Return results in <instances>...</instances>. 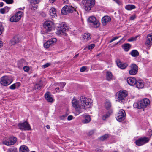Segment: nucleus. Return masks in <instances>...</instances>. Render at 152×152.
Instances as JSON below:
<instances>
[{
    "mask_svg": "<svg viewBox=\"0 0 152 152\" xmlns=\"http://www.w3.org/2000/svg\"><path fill=\"white\" fill-rule=\"evenodd\" d=\"M72 103L73 107L75 108L76 111L80 114L82 112V110H85L86 107L89 108L91 107L92 102L90 99L82 96L80 97L78 101L74 97Z\"/></svg>",
    "mask_w": 152,
    "mask_h": 152,
    "instance_id": "obj_1",
    "label": "nucleus"
},
{
    "mask_svg": "<svg viewBox=\"0 0 152 152\" xmlns=\"http://www.w3.org/2000/svg\"><path fill=\"white\" fill-rule=\"evenodd\" d=\"M150 101L148 99H145L133 104V107L135 108L138 109H144L148 106L150 103Z\"/></svg>",
    "mask_w": 152,
    "mask_h": 152,
    "instance_id": "obj_2",
    "label": "nucleus"
},
{
    "mask_svg": "<svg viewBox=\"0 0 152 152\" xmlns=\"http://www.w3.org/2000/svg\"><path fill=\"white\" fill-rule=\"evenodd\" d=\"M82 4L84 5V8L86 11H89L94 5L95 0H82Z\"/></svg>",
    "mask_w": 152,
    "mask_h": 152,
    "instance_id": "obj_3",
    "label": "nucleus"
},
{
    "mask_svg": "<svg viewBox=\"0 0 152 152\" xmlns=\"http://www.w3.org/2000/svg\"><path fill=\"white\" fill-rule=\"evenodd\" d=\"M118 98L116 101L121 103L124 102L125 98L127 96L128 93L125 90H121L118 92Z\"/></svg>",
    "mask_w": 152,
    "mask_h": 152,
    "instance_id": "obj_4",
    "label": "nucleus"
},
{
    "mask_svg": "<svg viewBox=\"0 0 152 152\" xmlns=\"http://www.w3.org/2000/svg\"><path fill=\"white\" fill-rule=\"evenodd\" d=\"M17 138L12 137L5 138L3 142V143L7 146L13 145L16 142Z\"/></svg>",
    "mask_w": 152,
    "mask_h": 152,
    "instance_id": "obj_5",
    "label": "nucleus"
},
{
    "mask_svg": "<svg viewBox=\"0 0 152 152\" xmlns=\"http://www.w3.org/2000/svg\"><path fill=\"white\" fill-rule=\"evenodd\" d=\"M23 15V13L22 12L18 11L10 18V21L12 22H17L20 19Z\"/></svg>",
    "mask_w": 152,
    "mask_h": 152,
    "instance_id": "obj_6",
    "label": "nucleus"
},
{
    "mask_svg": "<svg viewBox=\"0 0 152 152\" xmlns=\"http://www.w3.org/2000/svg\"><path fill=\"white\" fill-rule=\"evenodd\" d=\"M12 81V80L10 77L4 76L1 77L0 83L4 86H7L10 84Z\"/></svg>",
    "mask_w": 152,
    "mask_h": 152,
    "instance_id": "obj_7",
    "label": "nucleus"
},
{
    "mask_svg": "<svg viewBox=\"0 0 152 152\" xmlns=\"http://www.w3.org/2000/svg\"><path fill=\"white\" fill-rule=\"evenodd\" d=\"M150 138L146 137H141L136 141V145L141 146L148 143L150 140Z\"/></svg>",
    "mask_w": 152,
    "mask_h": 152,
    "instance_id": "obj_8",
    "label": "nucleus"
},
{
    "mask_svg": "<svg viewBox=\"0 0 152 152\" xmlns=\"http://www.w3.org/2000/svg\"><path fill=\"white\" fill-rule=\"evenodd\" d=\"M74 10H75V9L72 6L66 5L62 8L61 12L62 14L66 15L72 13Z\"/></svg>",
    "mask_w": 152,
    "mask_h": 152,
    "instance_id": "obj_9",
    "label": "nucleus"
},
{
    "mask_svg": "<svg viewBox=\"0 0 152 152\" xmlns=\"http://www.w3.org/2000/svg\"><path fill=\"white\" fill-rule=\"evenodd\" d=\"M88 21L91 23L93 27L95 28H98L99 26V22L96 20L94 16H92L89 17L88 19Z\"/></svg>",
    "mask_w": 152,
    "mask_h": 152,
    "instance_id": "obj_10",
    "label": "nucleus"
},
{
    "mask_svg": "<svg viewBox=\"0 0 152 152\" xmlns=\"http://www.w3.org/2000/svg\"><path fill=\"white\" fill-rule=\"evenodd\" d=\"M18 126L19 129L22 130H29L31 129L29 124L27 122L19 123Z\"/></svg>",
    "mask_w": 152,
    "mask_h": 152,
    "instance_id": "obj_11",
    "label": "nucleus"
},
{
    "mask_svg": "<svg viewBox=\"0 0 152 152\" xmlns=\"http://www.w3.org/2000/svg\"><path fill=\"white\" fill-rule=\"evenodd\" d=\"M126 114L123 110H120L118 112L116 117L117 120L119 121H121L125 118Z\"/></svg>",
    "mask_w": 152,
    "mask_h": 152,
    "instance_id": "obj_12",
    "label": "nucleus"
},
{
    "mask_svg": "<svg viewBox=\"0 0 152 152\" xmlns=\"http://www.w3.org/2000/svg\"><path fill=\"white\" fill-rule=\"evenodd\" d=\"M131 69L129 71V73L131 75H134L137 73L138 68L137 66L135 64H132L131 66Z\"/></svg>",
    "mask_w": 152,
    "mask_h": 152,
    "instance_id": "obj_13",
    "label": "nucleus"
},
{
    "mask_svg": "<svg viewBox=\"0 0 152 152\" xmlns=\"http://www.w3.org/2000/svg\"><path fill=\"white\" fill-rule=\"evenodd\" d=\"M53 23L50 21H46L43 24V26L47 32L50 31L52 29Z\"/></svg>",
    "mask_w": 152,
    "mask_h": 152,
    "instance_id": "obj_14",
    "label": "nucleus"
},
{
    "mask_svg": "<svg viewBox=\"0 0 152 152\" xmlns=\"http://www.w3.org/2000/svg\"><path fill=\"white\" fill-rule=\"evenodd\" d=\"M145 45L148 47L149 48L152 45V33L148 35L145 42Z\"/></svg>",
    "mask_w": 152,
    "mask_h": 152,
    "instance_id": "obj_15",
    "label": "nucleus"
},
{
    "mask_svg": "<svg viewBox=\"0 0 152 152\" xmlns=\"http://www.w3.org/2000/svg\"><path fill=\"white\" fill-rule=\"evenodd\" d=\"M17 65L18 67L20 69L23 66L28 65V63L25 60L23 59H21L18 61Z\"/></svg>",
    "mask_w": 152,
    "mask_h": 152,
    "instance_id": "obj_16",
    "label": "nucleus"
},
{
    "mask_svg": "<svg viewBox=\"0 0 152 152\" xmlns=\"http://www.w3.org/2000/svg\"><path fill=\"white\" fill-rule=\"evenodd\" d=\"M117 65L121 69H124L126 68L128 66L126 63H123L121 62L119 60H117L116 61Z\"/></svg>",
    "mask_w": 152,
    "mask_h": 152,
    "instance_id": "obj_17",
    "label": "nucleus"
},
{
    "mask_svg": "<svg viewBox=\"0 0 152 152\" xmlns=\"http://www.w3.org/2000/svg\"><path fill=\"white\" fill-rule=\"evenodd\" d=\"M20 41V39L19 36L18 35H16L14 36L11 40L10 43L12 45H15L19 43Z\"/></svg>",
    "mask_w": 152,
    "mask_h": 152,
    "instance_id": "obj_18",
    "label": "nucleus"
},
{
    "mask_svg": "<svg viewBox=\"0 0 152 152\" xmlns=\"http://www.w3.org/2000/svg\"><path fill=\"white\" fill-rule=\"evenodd\" d=\"M111 19L110 17L108 16H105L103 17L102 19V24L104 26L111 21Z\"/></svg>",
    "mask_w": 152,
    "mask_h": 152,
    "instance_id": "obj_19",
    "label": "nucleus"
},
{
    "mask_svg": "<svg viewBox=\"0 0 152 152\" xmlns=\"http://www.w3.org/2000/svg\"><path fill=\"white\" fill-rule=\"evenodd\" d=\"M136 81V80L134 77H129L127 79V83L131 86L135 85Z\"/></svg>",
    "mask_w": 152,
    "mask_h": 152,
    "instance_id": "obj_20",
    "label": "nucleus"
},
{
    "mask_svg": "<svg viewBox=\"0 0 152 152\" xmlns=\"http://www.w3.org/2000/svg\"><path fill=\"white\" fill-rule=\"evenodd\" d=\"M138 88H142L144 86L143 81L142 80H136V83L135 85Z\"/></svg>",
    "mask_w": 152,
    "mask_h": 152,
    "instance_id": "obj_21",
    "label": "nucleus"
},
{
    "mask_svg": "<svg viewBox=\"0 0 152 152\" xmlns=\"http://www.w3.org/2000/svg\"><path fill=\"white\" fill-rule=\"evenodd\" d=\"M45 97L48 102L51 103L53 102V98L50 92L46 93L45 95Z\"/></svg>",
    "mask_w": 152,
    "mask_h": 152,
    "instance_id": "obj_22",
    "label": "nucleus"
},
{
    "mask_svg": "<svg viewBox=\"0 0 152 152\" xmlns=\"http://www.w3.org/2000/svg\"><path fill=\"white\" fill-rule=\"evenodd\" d=\"M29 151L28 148L25 145L21 146L19 148L20 152H29Z\"/></svg>",
    "mask_w": 152,
    "mask_h": 152,
    "instance_id": "obj_23",
    "label": "nucleus"
},
{
    "mask_svg": "<svg viewBox=\"0 0 152 152\" xmlns=\"http://www.w3.org/2000/svg\"><path fill=\"white\" fill-rule=\"evenodd\" d=\"M113 75L111 72L107 71L106 74V78L107 80L110 81L113 79Z\"/></svg>",
    "mask_w": 152,
    "mask_h": 152,
    "instance_id": "obj_24",
    "label": "nucleus"
},
{
    "mask_svg": "<svg viewBox=\"0 0 152 152\" xmlns=\"http://www.w3.org/2000/svg\"><path fill=\"white\" fill-rule=\"evenodd\" d=\"M131 45L129 43H126L124 44L122 46V47L125 51H128L130 48Z\"/></svg>",
    "mask_w": 152,
    "mask_h": 152,
    "instance_id": "obj_25",
    "label": "nucleus"
},
{
    "mask_svg": "<svg viewBox=\"0 0 152 152\" xmlns=\"http://www.w3.org/2000/svg\"><path fill=\"white\" fill-rule=\"evenodd\" d=\"M50 14L51 16L55 17L57 16L56 9L54 8H51L49 11Z\"/></svg>",
    "mask_w": 152,
    "mask_h": 152,
    "instance_id": "obj_26",
    "label": "nucleus"
},
{
    "mask_svg": "<svg viewBox=\"0 0 152 152\" xmlns=\"http://www.w3.org/2000/svg\"><path fill=\"white\" fill-rule=\"evenodd\" d=\"M112 111L110 110L105 114L102 117V119L103 120H105L106 118L110 117V114L112 113Z\"/></svg>",
    "mask_w": 152,
    "mask_h": 152,
    "instance_id": "obj_27",
    "label": "nucleus"
},
{
    "mask_svg": "<svg viewBox=\"0 0 152 152\" xmlns=\"http://www.w3.org/2000/svg\"><path fill=\"white\" fill-rule=\"evenodd\" d=\"M91 121V118L89 115H86L84 119L83 120L82 122L83 123H89Z\"/></svg>",
    "mask_w": 152,
    "mask_h": 152,
    "instance_id": "obj_28",
    "label": "nucleus"
},
{
    "mask_svg": "<svg viewBox=\"0 0 152 152\" xmlns=\"http://www.w3.org/2000/svg\"><path fill=\"white\" fill-rule=\"evenodd\" d=\"M66 83L65 82L56 83L54 84L56 87H60V88H63L65 86Z\"/></svg>",
    "mask_w": 152,
    "mask_h": 152,
    "instance_id": "obj_29",
    "label": "nucleus"
},
{
    "mask_svg": "<svg viewBox=\"0 0 152 152\" xmlns=\"http://www.w3.org/2000/svg\"><path fill=\"white\" fill-rule=\"evenodd\" d=\"M42 84L41 81H40L39 82L37 83L34 86V88L36 89L40 90L41 89L42 86Z\"/></svg>",
    "mask_w": 152,
    "mask_h": 152,
    "instance_id": "obj_30",
    "label": "nucleus"
},
{
    "mask_svg": "<svg viewBox=\"0 0 152 152\" xmlns=\"http://www.w3.org/2000/svg\"><path fill=\"white\" fill-rule=\"evenodd\" d=\"M68 29V27L66 26L63 25V26H61L60 28V33H64Z\"/></svg>",
    "mask_w": 152,
    "mask_h": 152,
    "instance_id": "obj_31",
    "label": "nucleus"
},
{
    "mask_svg": "<svg viewBox=\"0 0 152 152\" xmlns=\"http://www.w3.org/2000/svg\"><path fill=\"white\" fill-rule=\"evenodd\" d=\"M10 9V8L7 7H5L4 8L0 9V12L2 14H4L8 12Z\"/></svg>",
    "mask_w": 152,
    "mask_h": 152,
    "instance_id": "obj_32",
    "label": "nucleus"
},
{
    "mask_svg": "<svg viewBox=\"0 0 152 152\" xmlns=\"http://www.w3.org/2000/svg\"><path fill=\"white\" fill-rule=\"evenodd\" d=\"M104 106L107 110H110L111 107V104L110 101L107 100H106L105 102Z\"/></svg>",
    "mask_w": 152,
    "mask_h": 152,
    "instance_id": "obj_33",
    "label": "nucleus"
},
{
    "mask_svg": "<svg viewBox=\"0 0 152 152\" xmlns=\"http://www.w3.org/2000/svg\"><path fill=\"white\" fill-rule=\"evenodd\" d=\"M130 54L134 57H137L139 55V53L136 50H133L130 53Z\"/></svg>",
    "mask_w": 152,
    "mask_h": 152,
    "instance_id": "obj_34",
    "label": "nucleus"
},
{
    "mask_svg": "<svg viewBox=\"0 0 152 152\" xmlns=\"http://www.w3.org/2000/svg\"><path fill=\"white\" fill-rule=\"evenodd\" d=\"M135 8V6L133 5H126L125 7V9L128 10H132Z\"/></svg>",
    "mask_w": 152,
    "mask_h": 152,
    "instance_id": "obj_35",
    "label": "nucleus"
},
{
    "mask_svg": "<svg viewBox=\"0 0 152 152\" xmlns=\"http://www.w3.org/2000/svg\"><path fill=\"white\" fill-rule=\"evenodd\" d=\"M57 40V39H56L55 38H53L50 39L48 40V41L50 43L51 46H52L53 45L55 44Z\"/></svg>",
    "mask_w": 152,
    "mask_h": 152,
    "instance_id": "obj_36",
    "label": "nucleus"
},
{
    "mask_svg": "<svg viewBox=\"0 0 152 152\" xmlns=\"http://www.w3.org/2000/svg\"><path fill=\"white\" fill-rule=\"evenodd\" d=\"M83 38L86 40H89L91 38V36L89 33H85L83 35Z\"/></svg>",
    "mask_w": 152,
    "mask_h": 152,
    "instance_id": "obj_37",
    "label": "nucleus"
},
{
    "mask_svg": "<svg viewBox=\"0 0 152 152\" xmlns=\"http://www.w3.org/2000/svg\"><path fill=\"white\" fill-rule=\"evenodd\" d=\"M37 4L30 3L29 7L31 10L34 11L37 8V6L36 5V4Z\"/></svg>",
    "mask_w": 152,
    "mask_h": 152,
    "instance_id": "obj_38",
    "label": "nucleus"
},
{
    "mask_svg": "<svg viewBox=\"0 0 152 152\" xmlns=\"http://www.w3.org/2000/svg\"><path fill=\"white\" fill-rule=\"evenodd\" d=\"M7 152H18L16 148L12 147L7 149Z\"/></svg>",
    "mask_w": 152,
    "mask_h": 152,
    "instance_id": "obj_39",
    "label": "nucleus"
},
{
    "mask_svg": "<svg viewBox=\"0 0 152 152\" xmlns=\"http://www.w3.org/2000/svg\"><path fill=\"white\" fill-rule=\"evenodd\" d=\"M95 46V45L94 44H92L90 45H89L88 46L84 48V50H85L87 48H88V50H90L92 49Z\"/></svg>",
    "mask_w": 152,
    "mask_h": 152,
    "instance_id": "obj_40",
    "label": "nucleus"
},
{
    "mask_svg": "<svg viewBox=\"0 0 152 152\" xmlns=\"http://www.w3.org/2000/svg\"><path fill=\"white\" fill-rule=\"evenodd\" d=\"M109 137V134H106L104 135L103 136H101L99 139L102 141H103L105 140Z\"/></svg>",
    "mask_w": 152,
    "mask_h": 152,
    "instance_id": "obj_41",
    "label": "nucleus"
},
{
    "mask_svg": "<svg viewBox=\"0 0 152 152\" xmlns=\"http://www.w3.org/2000/svg\"><path fill=\"white\" fill-rule=\"evenodd\" d=\"M44 47L46 48H48L50 46H52L50 43L48 41H47L46 42H45L44 45Z\"/></svg>",
    "mask_w": 152,
    "mask_h": 152,
    "instance_id": "obj_42",
    "label": "nucleus"
},
{
    "mask_svg": "<svg viewBox=\"0 0 152 152\" xmlns=\"http://www.w3.org/2000/svg\"><path fill=\"white\" fill-rule=\"evenodd\" d=\"M30 3L38 4L40 1L39 0H28Z\"/></svg>",
    "mask_w": 152,
    "mask_h": 152,
    "instance_id": "obj_43",
    "label": "nucleus"
},
{
    "mask_svg": "<svg viewBox=\"0 0 152 152\" xmlns=\"http://www.w3.org/2000/svg\"><path fill=\"white\" fill-rule=\"evenodd\" d=\"M23 69L24 71L25 72H28L30 70L29 67L27 66V65H25L23 67Z\"/></svg>",
    "mask_w": 152,
    "mask_h": 152,
    "instance_id": "obj_44",
    "label": "nucleus"
},
{
    "mask_svg": "<svg viewBox=\"0 0 152 152\" xmlns=\"http://www.w3.org/2000/svg\"><path fill=\"white\" fill-rule=\"evenodd\" d=\"M139 36V35H137L134 37H131L128 39V41L129 42H132L133 41H136L137 38Z\"/></svg>",
    "mask_w": 152,
    "mask_h": 152,
    "instance_id": "obj_45",
    "label": "nucleus"
},
{
    "mask_svg": "<svg viewBox=\"0 0 152 152\" xmlns=\"http://www.w3.org/2000/svg\"><path fill=\"white\" fill-rule=\"evenodd\" d=\"M4 31V28L1 23H0V35Z\"/></svg>",
    "mask_w": 152,
    "mask_h": 152,
    "instance_id": "obj_46",
    "label": "nucleus"
},
{
    "mask_svg": "<svg viewBox=\"0 0 152 152\" xmlns=\"http://www.w3.org/2000/svg\"><path fill=\"white\" fill-rule=\"evenodd\" d=\"M3 1L6 2L7 4H11L13 3V0H3Z\"/></svg>",
    "mask_w": 152,
    "mask_h": 152,
    "instance_id": "obj_47",
    "label": "nucleus"
},
{
    "mask_svg": "<svg viewBox=\"0 0 152 152\" xmlns=\"http://www.w3.org/2000/svg\"><path fill=\"white\" fill-rule=\"evenodd\" d=\"M50 65V63H46L45 65H43L42 66V68H45L49 66Z\"/></svg>",
    "mask_w": 152,
    "mask_h": 152,
    "instance_id": "obj_48",
    "label": "nucleus"
},
{
    "mask_svg": "<svg viewBox=\"0 0 152 152\" xmlns=\"http://www.w3.org/2000/svg\"><path fill=\"white\" fill-rule=\"evenodd\" d=\"M16 84L15 83L11 85L10 86V88L11 89H14L16 88Z\"/></svg>",
    "mask_w": 152,
    "mask_h": 152,
    "instance_id": "obj_49",
    "label": "nucleus"
},
{
    "mask_svg": "<svg viewBox=\"0 0 152 152\" xmlns=\"http://www.w3.org/2000/svg\"><path fill=\"white\" fill-rule=\"evenodd\" d=\"M86 69L87 68L86 66H83L80 69V71L81 72H83L86 70Z\"/></svg>",
    "mask_w": 152,
    "mask_h": 152,
    "instance_id": "obj_50",
    "label": "nucleus"
},
{
    "mask_svg": "<svg viewBox=\"0 0 152 152\" xmlns=\"http://www.w3.org/2000/svg\"><path fill=\"white\" fill-rule=\"evenodd\" d=\"M67 115L66 114L60 116V118L61 119L64 120L65 117L67 116Z\"/></svg>",
    "mask_w": 152,
    "mask_h": 152,
    "instance_id": "obj_51",
    "label": "nucleus"
},
{
    "mask_svg": "<svg viewBox=\"0 0 152 152\" xmlns=\"http://www.w3.org/2000/svg\"><path fill=\"white\" fill-rule=\"evenodd\" d=\"M136 18V16L134 15H132L130 17V20H134Z\"/></svg>",
    "mask_w": 152,
    "mask_h": 152,
    "instance_id": "obj_52",
    "label": "nucleus"
},
{
    "mask_svg": "<svg viewBox=\"0 0 152 152\" xmlns=\"http://www.w3.org/2000/svg\"><path fill=\"white\" fill-rule=\"evenodd\" d=\"M73 118V116L72 115H69L68 117L67 120H71Z\"/></svg>",
    "mask_w": 152,
    "mask_h": 152,
    "instance_id": "obj_53",
    "label": "nucleus"
},
{
    "mask_svg": "<svg viewBox=\"0 0 152 152\" xmlns=\"http://www.w3.org/2000/svg\"><path fill=\"white\" fill-rule=\"evenodd\" d=\"M94 132L93 130H91L88 133V134L90 135H92L94 133Z\"/></svg>",
    "mask_w": 152,
    "mask_h": 152,
    "instance_id": "obj_54",
    "label": "nucleus"
},
{
    "mask_svg": "<svg viewBox=\"0 0 152 152\" xmlns=\"http://www.w3.org/2000/svg\"><path fill=\"white\" fill-rule=\"evenodd\" d=\"M121 37L120 36H117V37H114L112 39L113 40V41H115L117 39H118V38H119V37Z\"/></svg>",
    "mask_w": 152,
    "mask_h": 152,
    "instance_id": "obj_55",
    "label": "nucleus"
},
{
    "mask_svg": "<svg viewBox=\"0 0 152 152\" xmlns=\"http://www.w3.org/2000/svg\"><path fill=\"white\" fill-rule=\"evenodd\" d=\"M125 41V39L122 38L121 39L120 41H119L116 44H118V43L121 42H123Z\"/></svg>",
    "mask_w": 152,
    "mask_h": 152,
    "instance_id": "obj_56",
    "label": "nucleus"
},
{
    "mask_svg": "<svg viewBox=\"0 0 152 152\" xmlns=\"http://www.w3.org/2000/svg\"><path fill=\"white\" fill-rule=\"evenodd\" d=\"M15 84H16V87H18L20 86V84L19 83H17Z\"/></svg>",
    "mask_w": 152,
    "mask_h": 152,
    "instance_id": "obj_57",
    "label": "nucleus"
},
{
    "mask_svg": "<svg viewBox=\"0 0 152 152\" xmlns=\"http://www.w3.org/2000/svg\"><path fill=\"white\" fill-rule=\"evenodd\" d=\"M56 87V89H55V90H56V92H59V91H57V90H59V87Z\"/></svg>",
    "mask_w": 152,
    "mask_h": 152,
    "instance_id": "obj_58",
    "label": "nucleus"
},
{
    "mask_svg": "<svg viewBox=\"0 0 152 152\" xmlns=\"http://www.w3.org/2000/svg\"><path fill=\"white\" fill-rule=\"evenodd\" d=\"M148 132H149L150 136L151 137V136L152 135V131L151 129H149Z\"/></svg>",
    "mask_w": 152,
    "mask_h": 152,
    "instance_id": "obj_59",
    "label": "nucleus"
},
{
    "mask_svg": "<svg viewBox=\"0 0 152 152\" xmlns=\"http://www.w3.org/2000/svg\"><path fill=\"white\" fill-rule=\"evenodd\" d=\"M4 5V3L3 2L0 3V7H2Z\"/></svg>",
    "mask_w": 152,
    "mask_h": 152,
    "instance_id": "obj_60",
    "label": "nucleus"
},
{
    "mask_svg": "<svg viewBox=\"0 0 152 152\" xmlns=\"http://www.w3.org/2000/svg\"><path fill=\"white\" fill-rule=\"evenodd\" d=\"M55 0H49V1L51 3H53Z\"/></svg>",
    "mask_w": 152,
    "mask_h": 152,
    "instance_id": "obj_61",
    "label": "nucleus"
},
{
    "mask_svg": "<svg viewBox=\"0 0 152 152\" xmlns=\"http://www.w3.org/2000/svg\"><path fill=\"white\" fill-rule=\"evenodd\" d=\"M46 127L47 128V129H49L50 128V126L49 125H47L46 126Z\"/></svg>",
    "mask_w": 152,
    "mask_h": 152,
    "instance_id": "obj_62",
    "label": "nucleus"
},
{
    "mask_svg": "<svg viewBox=\"0 0 152 152\" xmlns=\"http://www.w3.org/2000/svg\"><path fill=\"white\" fill-rule=\"evenodd\" d=\"M65 4H66L68 2V0H63Z\"/></svg>",
    "mask_w": 152,
    "mask_h": 152,
    "instance_id": "obj_63",
    "label": "nucleus"
},
{
    "mask_svg": "<svg viewBox=\"0 0 152 152\" xmlns=\"http://www.w3.org/2000/svg\"><path fill=\"white\" fill-rule=\"evenodd\" d=\"M78 55H79V54H77L76 55H75V56L73 58H76L78 56Z\"/></svg>",
    "mask_w": 152,
    "mask_h": 152,
    "instance_id": "obj_64",
    "label": "nucleus"
}]
</instances>
